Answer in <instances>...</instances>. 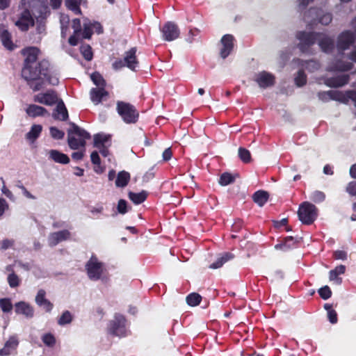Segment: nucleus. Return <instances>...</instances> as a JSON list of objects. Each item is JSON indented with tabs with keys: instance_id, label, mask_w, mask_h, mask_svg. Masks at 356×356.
Listing matches in <instances>:
<instances>
[{
	"instance_id": "obj_1",
	"label": "nucleus",
	"mask_w": 356,
	"mask_h": 356,
	"mask_svg": "<svg viewBox=\"0 0 356 356\" xmlns=\"http://www.w3.org/2000/svg\"><path fill=\"white\" fill-rule=\"evenodd\" d=\"M39 49L36 47H27L22 50V54L25 56L24 66L22 71V76L28 81L29 86L38 91L43 87V82L34 83L38 79H42V75L46 76L49 63L43 60L37 63Z\"/></svg>"
},
{
	"instance_id": "obj_2",
	"label": "nucleus",
	"mask_w": 356,
	"mask_h": 356,
	"mask_svg": "<svg viewBox=\"0 0 356 356\" xmlns=\"http://www.w3.org/2000/svg\"><path fill=\"white\" fill-rule=\"evenodd\" d=\"M297 38L299 40L298 47L303 53H312L310 47L316 41H318L321 50L325 53L331 52L334 47L333 40L324 33L299 32Z\"/></svg>"
},
{
	"instance_id": "obj_3",
	"label": "nucleus",
	"mask_w": 356,
	"mask_h": 356,
	"mask_svg": "<svg viewBox=\"0 0 356 356\" xmlns=\"http://www.w3.org/2000/svg\"><path fill=\"white\" fill-rule=\"evenodd\" d=\"M86 270L88 278L92 281L104 280L107 276L105 264L95 254H92L86 264Z\"/></svg>"
},
{
	"instance_id": "obj_4",
	"label": "nucleus",
	"mask_w": 356,
	"mask_h": 356,
	"mask_svg": "<svg viewBox=\"0 0 356 356\" xmlns=\"http://www.w3.org/2000/svg\"><path fill=\"white\" fill-rule=\"evenodd\" d=\"M90 138L89 133L75 124H73L67 133V143L72 149L85 147L86 140Z\"/></svg>"
},
{
	"instance_id": "obj_5",
	"label": "nucleus",
	"mask_w": 356,
	"mask_h": 356,
	"mask_svg": "<svg viewBox=\"0 0 356 356\" xmlns=\"http://www.w3.org/2000/svg\"><path fill=\"white\" fill-rule=\"evenodd\" d=\"M299 220L305 225H311L318 216V209L309 202L302 203L298 211Z\"/></svg>"
},
{
	"instance_id": "obj_6",
	"label": "nucleus",
	"mask_w": 356,
	"mask_h": 356,
	"mask_svg": "<svg viewBox=\"0 0 356 356\" xmlns=\"http://www.w3.org/2000/svg\"><path fill=\"white\" fill-rule=\"evenodd\" d=\"M353 25L355 29V33L350 31H344L341 32L337 39V48L339 52L347 50L356 42V18L353 22Z\"/></svg>"
},
{
	"instance_id": "obj_7",
	"label": "nucleus",
	"mask_w": 356,
	"mask_h": 356,
	"mask_svg": "<svg viewBox=\"0 0 356 356\" xmlns=\"http://www.w3.org/2000/svg\"><path fill=\"white\" fill-rule=\"evenodd\" d=\"M117 111L124 122L126 123H135L138 118V113L135 107L129 103L118 102Z\"/></svg>"
},
{
	"instance_id": "obj_8",
	"label": "nucleus",
	"mask_w": 356,
	"mask_h": 356,
	"mask_svg": "<svg viewBox=\"0 0 356 356\" xmlns=\"http://www.w3.org/2000/svg\"><path fill=\"white\" fill-rule=\"evenodd\" d=\"M108 331L116 336H125L127 330L124 317L122 315L116 314L114 319L110 322Z\"/></svg>"
},
{
	"instance_id": "obj_9",
	"label": "nucleus",
	"mask_w": 356,
	"mask_h": 356,
	"mask_svg": "<svg viewBox=\"0 0 356 356\" xmlns=\"http://www.w3.org/2000/svg\"><path fill=\"white\" fill-rule=\"evenodd\" d=\"M111 145L109 135L97 134L94 136V146L99 149L101 154L106 157L109 154L108 147Z\"/></svg>"
},
{
	"instance_id": "obj_10",
	"label": "nucleus",
	"mask_w": 356,
	"mask_h": 356,
	"mask_svg": "<svg viewBox=\"0 0 356 356\" xmlns=\"http://www.w3.org/2000/svg\"><path fill=\"white\" fill-rule=\"evenodd\" d=\"M163 38L166 41H172L179 38L180 31L178 26L172 22H168L161 29Z\"/></svg>"
},
{
	"instance_id": "obj_11",
	"label": "nucleus",
	"mask_w": 356,
	"mask_h": 356,
	"mask_svg": "<svg viewBox=\"0 0 356 356\" xmlns=\"http://www.w3.org/2000/svg\"><path fill=\"white\" fill-rule=\"evenodd\" d=\"M33 101L47 106H52L58 102V96L54 91L48 90L34 95Z\"/></svg>"
},
{
	"instance_id": "obj_12",
	"label": "nucleus",
	"mask_w": 356,
	"mask_h": 356,
	"mask_svg": "<svg viewBox=\"0 0 356 356\" xmlns=\"http://www.w3.org/2000/svg\"><path fill=\"white\" fill-rule=\"evenodd\" d=\"M103 29L102 25L97 22H90L86 19L83 22V38L89 39L94 32L97 34L102 33Z\"/></svg>"
},
{
	"instance_id": "obj_13",
	"label": "nucleus",
	"mask_w": 356,
	"mask_h": 356,
	"mask_svg": "<svg viewBox=\"0 0 356 356\" xmlns=\"http://www.w3.org/2000/svg\"><path fill=\"white\" fill-rule=\"evenodd\" d=\"M15 312L17 314L23 315L27 318H31L34 316V309L28 302L20 301L15 305Z\"/></svg>"
},
{
	"instance_id": "obj_14",
	"label": "nucleus",
	"mask_w": 356,
	"mask_h": 356,
	"mask_svg": "<svg viewBox=\"0 0 356 356\" xmlns=\"http://www.w3.org/2000/svg\"><path fill=\"white\" fill-rule=\"evenodd\" d=\"M15 25L23 31H27L29 26L33 25V19L27 9L22 13L19 19L15 22Z\"/></svg>"
},
{
	"instance_id": "obj_15",
	"label": "nucleus",
	"mask_w": 356,
	"mask_h": 356,
	"mask_svg": "<svg viewBox=\"0 0 356 356\" xmlns=\"http://www.w3.org/2000/svg\"><path fill=\"white\" fill-rule=\"evenodd\" d=\"M19 345V339L17 335L10 336L5 342L4 346L0 349V356H7L15 350Z\"/></svg>"
},
{
	"instance_id": "obj_16",
	"label": "nucleus",
	"mask_w": 356,
	"mask_h": 356,
	"mask_svg": "<svg viewBox=\"0 0 356 356\" xmlns=\"http://www.w3.org/2000/svg\"><path fill=\"white\" fill-rule=\"evenodd\" d=\"M331 99L339 101L343 103H346L348 99H351L354 102L355 106H356V91L350 90L346 93L337 90H332Z\"/></svg>"
},
{
	"instance_id": "obj_17",
	"label": "nucleus",
	"mask_w": 356,
	"mask_h": 356,
	"mask_svg": "<svg viewBox=\"0 0 356 356\" xmlns=\"http://www.w3.org/2000/svg\"><path fill=\"white\" fill-rule=\"evenodd\" d=\"M0 40L3 47L10 51L13 50L16 47V45L12 40L11 33L2 24H0Z\"/></svg>"
},
{
	"instance_id": "obj_18",
	"label": "nucleus",
	"mask_w": 356,
	"mask_h": 356,
	"mask_svg": "<svg viewBox=\"0 0 356 356\" xmlns=\"http://www.w3.org/2000/svg\"><path fill=\"white\" fill-rule=\"evenodd\" d=\"M221 44L220 56L222 58H225L233 49L234 37L229 34L224 35L221 39Z\"/></svg>"
},
{
	"instance_id": "obj_19",
	"label": "nucleus",
	"mask_w": 356,
	"mask_h": 356,
	"mask_svg": "<svg viewBox=\"0 0 356 356\" xmlns=\"http://www.w3.org/2000/svg\"><path fill=\"white\" fill-rule=\"evenodd\" d=\"M70 238V232L68 230H62L50 234L48 243L50 246H55L58 243L68 240Z\"/></svg>"
},
{
	"instance_id": "obj_20",
	"label": "nucleus",
	"mask_w": 356,
	"mask_h": 356,
	"mask_svg": "<svg viewBox=\"0 0 356 356\" xmlns=\"http://www.w3.org/2000/svg\"><path fill=\"white\" fill-rule=\"evenodd\" d=\"M72 26L74 29V34L70 37L69 43L72 46H76L79 43V38H83V29H81V22L79 19H74L72 20Z\"/></svg>"
},
{
	"instance_id": "obj_21",
	"label": "nucleus",
	"mask_w": 356,
	"mask_h": 356,
	"mask_svg": "<svg viewBox=\"0 0 356 356\" xmlns=\"http://www.w3.org/2000/svg\"><path fill=\"white\" fill-rule=\"evenodd\" d=\"M348 81L349 75L341 74L334 77L325 78L324 83L329 87L338 88L343 86L344 85L348 83Z\"/></svg>"
},
{
	"instance_id": "obj_22",
	"label": "nucleus",
	"mask_w": 356,
	"mask_h": 356,
	"mask_svg": "<svg viewBox=\"0 0 356 356\" xmlns=\"http://www.w3.org/2000/svg\"><path fill=\"white\" fill-rule=\"evenodd\" d=\"M274 76L266 72H261L255 75L254 81L261 88H266L273 85Z\"/></svg>"
},
{
	"instance_id": "obj_23",
	"label": "nucleus",
	"mask_w": 356,
	"mask_h": 356,
	"mask_svg": "<svg viewBox=\"0 0 356 356\" xmlns=\"http://www.w3.org/2000/svg\"><path fill=\"white\" fill-rule=\"evenodd\" d=\"M136 54V49L134 47L126 51L124 57L126 67L133 71H136V68L138 67V61L137 60Z\"/></svg>"
},
{
	"instance_id": "obj_24",
	"label": "nucleus",
	"mask_w": 356,
	"mask_h": 356,
	"mask_svg": "<svg viewBox=\"0 0 356 356\" xmlns=\"http://www.w3.org/2000/svg\"><path fill=\"white\" fill-rule=\"evenodd\" d=\"M45 296L46 293L43 289L39 290L35 297V302L45 312H49L53 308V305L45 298Z\"/></svg>"
},
{
	"instance_id": "obj_25",
	"label": "nucleus",
	"mask_w": 356,
	"mask_h": 356,
	"mask_svg": "<svg viewBox=\"0 0 356 356\" xmlns=\"http://www.w3.org/2000/svg\"><path fill=\"white\" fill-rule=\"evenodd\" d=\"M26 113L31 118H37L49 115L46 108L37 104H29L25 109Z\"/></svg>"
},
{
	"instance_id": "obj_26",
	"label": "nucleus",
	"mask_w": 356,
	"mask_h": 356,
	"mask_svg": "<svg viewBox=\"0 0 356 356\" xmlns=\"http://www.w3.org/2000/svg\"><path fill=\"white\" fill-rule=\"evenodd\" d=\"M353 67V65L350 62L344 63L338 60L336 63H332L330 64L327 67V70L329 72H345L351 70Z\"/></svg>"
},
{
	"instance_id": "obj_27",
	"label": "nucleus",
	"mask_w": 356,
	"mask_h": 356,
	"mask_svg": "<svg viewBox=\"0 0 356 356\" xmlns=\"http://www.w3.org/2000/svg\"><path fill=\"white\" fill-rule=\"evenodd\" d=\"M90 95L91 101L95 104H98L108 95V92L104 88H96L91 89Z\"/></svg>"
},
{
	"instance_id": "obj_28",
	"label": "nucleus",
	"mask_w": 356,
	"mask_h": 356,
	"mask_svg": "<svg viewBox=\"0 0 356 356\" xmlns=\"http://www.w3.org/2000/svg\"><path fill=\"white\" fill-rule=\"evenodd\" d=\"M42 131V127L40 124H33L30 131L26 134V139L30 143H33L40 136Z\"/></svg>"
},
{
	"instance_id": "obj_29",
	"label": "nucleus",
	"mask_w": 356,
	"mask_h": 356,
	"mask_svg": "<svg viewBox=\"0 0 356 356\" xmlns=\"http://www.w3.org/2000/svg\"><path fill=\"white\" fill-rule=\"evenodd\" d=\"M49 158L56 163L67 164L70 162V158L67 155L56 149H51L49 152Z\"/></svg>"
},
{
	"instance_id": "obj_30",
	"label": "nucleus",
	"mask_w": 356,
	"mask_h": 356,
	"mask_svg": "<svg viewBox=\"0 0 356 356\" xmlns=\"http://www.w3.org/2000/svg\"><path fill=\"white\" fill-rule=\"evenodd\" d=\"M53 117L55 119L60 120H65L67 119L68 113L64 105V103L62 101L58 102L56 108L53 113Z\"/></svg>"
},
{
	"instance_id": "obj_31",
	"label": "nucleus",
	"mask_w": 356,
	"mask_h": 356,
	"mask_svg": "<svg viewBox=\"0 0 356 356\" xmlns=\"http://www.w3.org/2000/svg\"><path fill=\"white\" fill-rule=\"evenodd\" d=\"M49 65L47 66V75L44 76V75H42V79H38L36 81H34V83L37 82H43V88L47 83L51 84V85H57L58 83V78L56 74H52L49 70Z\"/></svg>"
},
{
	"instance_id": "obj_32",
	"label": "nucleus",
	"mask_w": 356,
	"mask_h": 356,
	"mask_svg": "<svg viewBox=\"0 0 356 356\" xmlns=\"http://www.w3.org/2000/svg\"><path fill=\"white\" fill-rule=\"evenodd\" d=\"M234 257L231 253H224L220 255L217 260L209 266L210 268L217 269L220 268L225 262L229 261Z\"/></svg>"
},
{
	"instance_id": "obj_33",
	"label": "nucleus",
	"mask_w": 356,
	"mask_h": 356,
	"mask_svg": "<svg viewBox=\"0 0 356 356\" xmlns=\"http://www.w3.org/2000/svg\"><path fill=\"white\" fill-rule=\"evenodd\" d=\"M268 199V193L264 191H259L253 195V200L259 207H263Z\"/></svg>"
},
{
	"instance_id": "obj_34",
	"label": "nucleus",
	"mask_w": 356,
	"mask_h": 356,
	"mask_svg": "<svg viewBox=\"0 0 356 356\" xmlns=\"http://www.w3.org/2000/svg\"><path fill=\"white\" fill-rule=\"evenodd\" d=\"M147 194L145 191H143L140 193L129 192V199L136 204H139L143 202L147 198Z\"/></svg>"
},
{
	"instance_id": "obj_35",
	"label": "nucleus",
	"mask_w": 356,
	"mask_h": 356,
	"mask_svg": "<svg viewBox=\"0 0 356 356\" xmlns=\"http://www.w3.org/2000/svg\"><path fill=\"white\" fill-rule=\"evenodd\" d=\"M130 179V175L127 172L122 171L118 175L115 184L118 187H124Z\"/></svg>"
},
{
	"instance_id": "obj_36",
	"label": "nucleus",
	"mask_w": 356,
	"mask_h": 356,
	"mask_svg": "<svg viewBox=\"0 0 356 356\" xmlns=\"http://www.w3.org/2000/svg\"><path fill=\"white\" fill-rule=\"evenodd\" d=\"M297 63L302 69L305 67L310 72H314L320 67V64L315 60L303 62L298 60Z\"/></svg>"
},
{
	"instance_id": "obj_37",
	"label": "nucleus",
	"mask_w": 356,
	"mask_h": 356,
	"mask_svg": "<svg viewBox=\"0 0 356 356\" xmlns=\"http://www.w3.org/2000/svg\"><path fill=\"white\" fill-rule=\"evenodd\" d=\"M82 0H66L65 1V6L66 7L74 12L75 14H80L81 10H80V5Z\"/></svg>"
},
{
	"instance_id": "obj_38",
	"label": "nucleus",
	"mask_w": 356,
	"mask_h": 356,
	"mask_svg": "<svg viewBox=\"0 0 356 356\" xmlns=\"http://www.w3.org/2000/svg\"><path fill=\"white\" fill-rule=\"evenodd\" d=\"M61 35L65 38L69 29L70 18L66 15H61L60 17Z\"/></svg>"
},
{
	"instance_id": "obj_39",
	"label": "nucleus",
	"mask_w": 356,
	"mask_h": 356,
	"mask_svg": "<svg viewBox=\"0 0 356 356\" xmlns=\"http://www.w3.org/2000/svg\"><path fill=\"white\" fill-rule=\"evenodd\" d=\"M202 297L196 293H192L186 297V302L190 306H197L200 303Z\"/></svg>"
},
{
	"instance_id": "obj_40",
	"label": "nucleus",
	"mask_w": 356,
	"mask_h": 356,
	"mask_svg": "<svg viewBox=\"0 0 356 356\" xmlns=\"http://www.w3.org/2000/svg\"><path fill=\"white\" fill-rule=\"evenodd\" d=\"M90 78L97 86V88H104L106 83L102 76L98 72H94L90 75Z\"/></svg>"
},
{
	"instance_id": "obj_41",
	"label": "nucleus",
	"mask_w": 356,
	"mask_h": 356,
	"mask_svg": "<svg viewBox=\"0 0 356 356\" xmlns=\"http://www.w3.org/2000/svg\"><path fill=\"white\" fill-rule=\"evenodd\" d=\"M238 156L244 163H250L251 161L250 152L245 148L240 147L238 149Z\"/></svg>"
},
{
	"instance_id": "obj_42",
	"label": "nucleus",
	"mask_w": 356,
	"mask_h": 356,
	"mask_svg": "<svg viewBox=\"0 0 356 356\" xmlns=\"http://www.w3.org/2000/svg\"><path fill=\"white\" fill-rule=\"evenodd\" d=\"M309 198L316 203H320L325 200V195L322 191H315L312 193Z\"/></svg>"
},
{
	"instance_id": "obj_43",
	"label": "nucleus",
	"mask_w": 356,
	"mask_h": 356,
	"mask_svg": "<svg viewBox=\"0 0 356 356\" xmlns=\"http://www.w3.org/2000/svg\"><path fill=\"white\" fill-rule=\"evenodd\" d=\"M234 181V177L229 173H223L219 180V184L222 186H227Z\"/></svg>"
},
{
	"instance_id": "obj_44",
	"label": "nucleus",
	"mask_w": 356,
	"mask_h": 356,
	"mask_svg": "<svg viewBox=\"0 0 356 356\" xmlns=\"http://www.w3.org/2000/svg\"><path fill=\"white\" fill-rule=\"evenodd\" d=\"M42 341L49 347H53L56 343V339L54 336L50 333H47L42 335Z\"/></svg>"
},
{
	"instance_id": "obj_45",
	"label": "nucleus",
	"mask_w": 356,
	"mask_h": 356,
	"mask_svg": "<svg viewBox=\"0 0 356 356\" xmlns=\"http://www.w3.org/2000/svg\"><path fill=\"white\" fill-rule=\"evenodd\" d=\"M81 52L83 56L87 60H90L92 58V52L90 46L88 44H83L81 47Z\"/></svg>"
},
{
	"instance_id": "obj_46",
	"label": "nucleus",
	"mask_w": 356,
	"mask_h": 356,
	"mask_svg": "<svg viewBox=\"0 0 356 356\" xmlns=\"http://www.w3.org/2000/svg\"><path fill=\"white\" fill-rule=\"evenodd\" d=\"M0 307L3 312H9L13 309V305L10 299H0Z\"/></svg>"
},
{
	"instance_id": "obj_47",
	"label": "nucleus",
	"mask_w": 356,
	"mask_h": 356,
	"mask_svg": "<svg viewBox=\"0 0 356 356\" xmlns=\"http://www.w3.org/2000/svg\"><path fill=\"white\" fill-rule=\"evenodd\" d=\"M302 70V68L301 67V70H299L298 75L295 78V83L299 87L304 86L307 81L306 75Z\"/></svg>"
},
{
	"instance_id": "obj_48",
	"label": "nucleus",
	"mask_w": 356,
	"mask_h": 356,
	"mask_svg": "<svg viewBox=\"0 0 356 356\" xmlns=\"http://www.w3.org/2000/svg\"><path fill=\"white\" fill-rule=\"evenodd\" d=\"M90 159H91V161L92 163L97 165L95 168V171L96 172H101L102 171H99L97 168H99V165H100V163H101V161H100V158H99V153L97 152V151H93L91 154H90Z\"/></svg>"
},
{
	"instance_id": "obj_49",
	"label": "nucleus",
	"mask_w": 356,
	"mask_h": 356,
	"mask_svg": "<svg viewBox=\"0 0 356 356\" xmlns=\"http://www.w3.org/2000/svg\"><path fill=\"white\" fill-rule=\"evenodd\" d=\"M104 210V209L102 204H98L90 208V212L95 218H99V216L103 213Z\"/></svg>"
},
{
	"instance_id": "obj_50",
	"label": "nucleus",
	"mask_w": 356,
	"mask_h": 356,
	"mask_svg": "<svg viewBox=\"0 0 356 356\" xmlns=\"http://www.w3.org/2000/svg\"><path fill=\"white\" fill-rule=\"evenodd\" d=\"M71 321L72 315L68 311H66L61 315V316L58 319V323L60 325H64L65 324L70 323Z\"/></svg>"
},
{
	"instance_id": "obj_51",
	"label": "nucleus",
	"mask_w": 356,
	"mask_h": 356,
	"mask_svg": "<svg viewBox=\"0 0 356 356\" xmlns=\"http://www.w3.org/2000/svg\"><path fill=\"white\" fill-rule=\"evenodd\" d=\"M8 282L9 286L12 288L16 287L19 284V279L18 276L13 273H11L8 275Z\"/></svg>"
},
{
	"instance_id": "obj_52",
	"label": "nucleus",
	"mask_w": 356,
	"mask_h": 356,
	"mask_svg": "<svg viewBox=\"0 0 356 356\" xmlns=\"http://www.w3.org/2000/svg\"><path fill=\"white\" fill-rule=\"evenodd\" d=\"M77 152H74L72 154V158L75 161H79L83 159L86 154V147L77 149Z\"/></svg>"
},
{
	"instance_id": "obj_53",
	"label": "nucleus",
	"mask_w": 356,
	"mask_h": 356,
	"mask_svg": "<svg viewBox=\"0 0 356 356\" xmlns=\"http://www.w3.org/2000/svg\"><path fill=\"white\" fill-rule=\"evenodd\" d=\"M318 293L323 299L327 300L331 296L332 292L330 288L325 286L319 289Z\"/></svg>"
},
{
	"instance_id": "obj_54",
	"label": "nucleus",
	"mask_w": 356,
	"mask_h": 356,
	"mask_svg": "<svg viewBox=\"0 0 356 356\" xmlns=\"http://www.w3.org/2000/svg\"><path fill=\"white\" fill-rule=\"evenodd\" d=\"M50 134L55 139H61L64 136L63 131L54 127L50 128Z\"/></svg>"
},
{
	"instance_id": "obj_55",
	"label": "nucleus",
	"mask_w": 356,
	"mask_h": 356,
	"mask_svg": "<svg viewBox=\"0 0 356 356\" xmlns=\"http://www.w3.org/2000/svg\"><path fill=\"white\" fill-rule=\"evenodd\" d=\"M1 180L2 184H3V186H2V188H1L2 193L4 195H6L8 198H9L10 200H13L14 199V196H13V193L6 186L5 181L3 180V179L1 178Z\"/></svg>"
},
{
	"instance_id": "obj_56",
	"label": "nucleus",
	"mask_w": 356,
	"mask_h": 356,
	"mask_svg": "<svg viewBox=\"0 0 356 356\" xmlns=\"http://www.w3.org/2000/svg\"><path fill=\"white\" fill-rule=\"evenodd\" d=\"M118 211L122 214H124L127 212V202L124 200H119L118 204Z\"/></svg>"
},
{
	"instance_id": "obj_57",
	"label": "nucleus",
	"mask_w": 356,
	"mask_h": 356,
	"mask_svg": "<svg viewBox=\"0 0 356 356\" xmlns=\"http://www.w3.org/2000/svg\"><path fill=\"white\" fill-rule=\"evenodd\" d=\"M332 17L330 13H325L318 19V22L323 25H327L332 22Z\"/></svg>"
},
{
	"instance_id": "obj_58",
	"label": "nucleus",
	"mask_w": 356,
	"mask_h": 356,
	"mask_svg": "<svg viewBox=\"0 0 356 356\" xmlns=\"http://www.w3.org/2000/svg\"><path fill=\"white\" fill-rule=\"evenodd\" d=\"M313 0H297L298 9L299 11H303Z\"/></svg>"
},
{
	"instance_id": "obj_59",
	"label": "nucleus",
	"mask_w": 356,
	"mask_h": 356,
	"mask_svg": "<svg viewBox=\"0 0 356 356\" xmlns=\"http://www.w3.org/2000/svg\"><path fill=\"white\" fill-rule=\"evenodd\" d=\"M14 241L11 239H3L0 242V249L6 250L13 245Z\"/></svg>"
},
{
	"instance_id": "obj_60",
	"label": "nucleus",
	"mask_w": 356,
	"mask_h": 356,
	"mask_svg": "<svg viewBox=\"0 0 356 356\" xmlns=\"http://www.w3.org/2000/svg\"><path fill=\"white\" fill-rule=\"evenodd\" d=\"M346 191L350 195H356V181H351L348 184Z\"/></svg>"
},
{
	"instance_id": "obj_61",
	"label": "nucleus",
	"mask_w": 356,
	"mask_h": 356,
	"mask_svg": "<svg viewBox=\"0 0 356 356\" xmlns=\"http://www.w3.org/2000/svg\"><path fill=\"white\" fill-rule=\"evenodd\" d=\"M318 96L322 101L327 102L331 100L332 90H329L327 92H321L318 93Z\"/></svg>"
},
{
	"instance_id": "obj_62",
	"label": "nucleus",
	"mask_w": 356,
	"mask_h": 356,
	"mask_svg": "<svg viewBox=\"0 0 356 356\" xmlns=\"http://www.w3.org/2000/svg\"><path fill=\"white\" fill-rule=\"evenodd\" d=\"M327 318L331 323L335 324L337 323V314L335 310L329 311V312H327Z\"/></svg>"
},
{
	"instance_id": "obj_63",
	"label": "nucleus",
	"mask_w": 356,
	"mask_h": 356,
	"mask_svg": "<svg viewBox=\"0 0 356 356\" xmlns=\"http://www.w3.org/2000/svg\"><path fill=\"white\" fill-rule=\"evenodd\" d=\"M9 205L3 198H0V217H1L4 212L8 210Z\"/></svg>"
},
{
	"instance_id": "obj_64",
	"label": "nucleus",
	"mask_w": 356,
	"mask_h": 356,
	"mask_svg": "<svg viewBox=\"0 0 356 356\" xmlns=\"http://www.w3.org/2000/svg\"><path fill=\"white\" fill-rule=\"evenodd\" d=\"M338 276L339 275L332 270L330 271V280L337 284H340L341 283V278Z\"/></svg>"
}]
</instances>
